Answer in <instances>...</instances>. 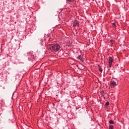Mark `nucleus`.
<instances>
[{"mask_svg": "<svg viewBox=\"0 0 129 129\" xmlns=\"http://www.w3.org/2000/svg\"><path fill=\"white\" fill-rule=\"evenodd\" d=\"M47 48L51 51V52H58L59 50H60V45L58 44H48Z\"/></svg>", "mask_w": 129, "mask_h": 129, "instance_id": "nucleus-1", "label": "nucleus"}, {"mask_svg": "<svg viewBox=\"0 0 129 129\" xmlns=\"http://www.w3.org/2000/svg\"><path fill=\"white\" fill-rule=\"evenodd\" d=\"M67 1H68V3H72V2L71 1H69V0H67Z\"/></svg>", "mask_w": 129, "mask_h": 129, "instance_id": "nucleus-16", "label": "nucleus"}, {"mask_svg": "<svg viewBox=\"0 0 129 129\" xmlns=\"http://www.w3.org/2000/svg\"><path fill=\"white\" fill-rule=\"evenodd\" d=\"M76 26L77 27H79V22H78V21L77 20H74L73 22V27H74V28H75Z\"/></svg>", "mask_w": 129, "mask_h": 129, "instance_id": "nucleus-2", "label": "nucleus"}, {"mask_svg": "<svg viewBox=\"0 0 129 129\" xmlns=\"http://www.w3.org/2000/svg\"><path fill=\"white\" fill-rule=\"evenodd\" d=\"M110 42L111 43V45H113V44H114L115 41L114 40H112V39H111L110 40Z\"/></svg>", "mask_w": 129, "mask_h": 129, "instance_id": "nucleus-8", "label": "nucleus"}, {"mask_svg": "<svg viewBox=\"0 0 129 129\" xmlns=\"http://www.w3.org/2000/svg\"><path fill=\"white\" fill-rule=\"evenodd\" d=\"M101 94L102 95V96H103V95H102V92L101 93Z\"/></svg>", "mask_w": 129, "mask_h": 129, "instance_id": "nucleus-18", "label": "nucleus"}, {"mask_svg": "<svg viewBox=\"0 0 129 129\" xmlns=\"http://www.w3.org/2000/svg\"><path fill=\"white\" fill-rule=\"evenodd\" d=\"M105 105L106 106H108V105H109V102H106L105 103Z\"/></svg>", "mask_w": 129, "mask_h": 129, "instance_id": "nucleus-11", "label": "nucleus"}, {"mask_svg": "<svg viewBox=\"0 0 129 129\" xmlns=\"http://www.w3.org/2000/svg\"><path fill=\"white\" fill-rule=\"evenodd\" d=\"M111 65H112V63H109V67H111Z\"/></svg>", "mask_w": 129, "mask_h": 129, "instance_id": "nucleus-15", "label": "nucleus"}, {"mask_svg": "<svg viewBox=\"0 0 129 129\" xmlns=\"http://www.w3.org/2000/svg\"><path fill=\"white\" fill-rule=\"evenodd\" d=\"M109 123L110 124H114V121H113V120L112 119H110L109 121Z\"/></svg>", "mask_w": 129, "mask_h": 129, "instance_id": "nucleus-7", "label": "nucleus"}, {"mask_svg": "<svg viewBox=\"0 0 129 129\" xmlns=\"http://www.w3.org/2000/svg\"><path fill=\"white\" fill-rule=\"evenodd\" d=\"M38 43L41 46H43V45H44V40H43L42 38H39L38 39Z\"/></svg>", "mask_w": 129, "mask_h": 129, "instance_id": "nucleus-4", "label": "nucleus"}, {"mask_svg": "<svg viewBox=\"0 0 129 129\" xmlns=\"http://www.w3.org/2000/svg\"><path fill=\"white\" fill-rule=\"evenodd\" d=\"M113 62V59H112V57L111 56L109 57V63H112Z\"/></svg>", "mask_w": 129, "mask_h": 129, "instance_id": "nucleus-6", "label": "nucleus"}, {"mask_svg": "<svg viewBox=\"0 0 129 129\" xmlns=\"http://www.w3.org/2000/svg\"><path fill=\"white\" fill-rule=\"evenodd\" d=\"M99 71H100V72H101V73H102V69H101V68H100L99 69Z\"/></svg>", "mask_w": 129, "mask_h": 129, "instance_id": "nucleus-12", "label": "nucleus"}, {"mask_svg": "<svg viewBox=\"0 0 129 129\" xmlns=\"http://www.w3.org/2000/svg\"><path fill=\"white\" fill-rule=\"evenodd\" d=\"M110 85L111 86H113L114 87L116 85V82L114 81H112L110 82Z\"/></svg>", "mask_w": 129, "mask_h": 129, "instance_id": "nucleus-5", "label": "nucleus"}, {"mask_svg": "<svg viewBox=\"0 0 129 129\" xmlns=\"http://www.w3.org/2000/svg\"><path fill=\"white\" fill-rule=\"evenodd\" d=\"M77 59H78V60H80L81 62H84V58H83V57H82V56H81V55H78L77 57Z\"/></svg>", "mask_w": 129, "mask_h": 129, "instance_id": "nucleus-3", "label": "nucleus"}, {"mask_svg": "<svg viewBox=\"0 0 129 129\" xmlns=\"http://www.w3.org/2000/svg\"><path fill=\"white\" fill-rule=\"evenodd\" d=\"M98 67L99 68H101V67H100V65H98Z\"/></svg>", "mask_w": 129, "mask_h": 129, "instance_id": "nucleus-17", "label": "nucleus"}, {"mask_svg": "<svg viewBox=\"0 0 129 129\" xmlns=\"http://www.w3.org/2000/svg\"><path fill=\"white\" fill-rule=\"evenodd\" d=\"M29 56H30V58H34V54L32 53H29Z\"/></svg>", "mask_w": 129, "mask_h": 129, "instance_id": "nucleus-9", "label": "nucleus"}, {"mask_svg": "<svg viewBox=\"0 0 129 129\" xmlns=\"http://www.w3.org/2000/svg\"><path fill=\"white\" fill-rule=\"evenodd\" d=\"M45 47H46V44H45Z\"/></svg>", "mask_w": 129, "mask_h": 129, "instance_id": "nucleus-20", "label": "nucleus"}, {"mask_svg": "<svg viewBox=\"0 0 129 129\" xmlns=\"http://www.w3.org/2000/svg\"><path fill=\"white\" fill-rule=\"evenodd\" d=\"M47 38H49V37H51V34H48L47 35Z\"/></svg>", "mask_w": 129, "mask_h": 129, "instance_id": "nucleus-13", "label": "nucleus"}, {"mask_svg": "<svg viewBox=\"0 0 129 129\" xmlns=\"http://www.w3.org/2000/svg\"><path fill=\"white\" fill-rule=\"evenodd\" d=\"M112 25H113V27H114V28H115V26H116V25H115V23H112Z\"/></svg>", "mask_w": 129, "mask_h": 129, "instance_id": "nucleus-14", "label": "nucleus"}, {"mask_svg": "<svg viewBox=\"0 0 129 129\" xmlns=\"http://www.w3.org/2000/svg\"><path fill=\"white\" fill-rule=\"evenodd\" d=\"M18 46H19V47H20V44H18Z\"/></svg>", "mask_w": 129, "mask_h": 129, "instance_id": "nucleus-19", "label": "nucleus"}, {"mask_svg": "<svg viewBox=\"0 0 129 129\" xmlns=\"http://www.w3.org/2000/svg\"><path fill=\"white\" fill-rule=\"evenodd\" d=\"M113 128H114L113 125H109V129H113Z\"/></svg>", "mask_w": 129, "mask_h": 129, "instance_id": "nucleus-10", "label": "nucleus"}]
</instances>
